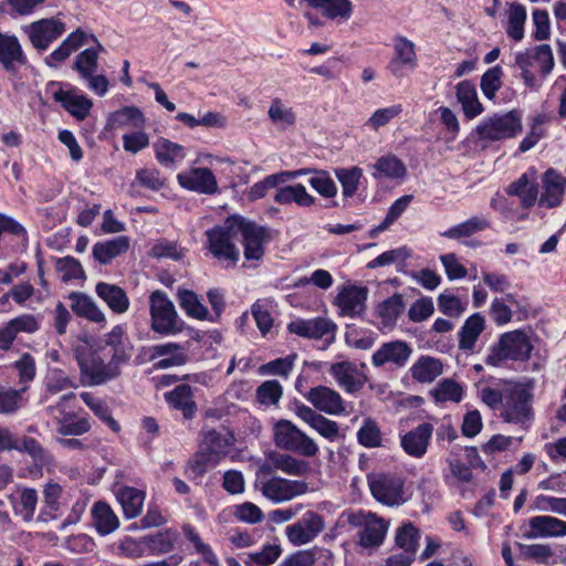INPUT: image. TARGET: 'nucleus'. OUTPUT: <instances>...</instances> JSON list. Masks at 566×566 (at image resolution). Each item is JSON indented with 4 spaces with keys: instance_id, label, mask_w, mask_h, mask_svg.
Wrapping results in <instances>:
<instances>
[{
    "instance_id": "1",
    "label": "nucleus",
    "mask_w": 566,
    "mask_h": 566,
    "mask_svg": "<svg viewBox=\"0 0 566 566\" xmlns=\"http://www.w3.org/2000/svg\"><path fill=\"white\" fill-rule=\"evenodd\" d=\"M531 382L504 381V401L500 417L506 423L526 428L534 417Z\"/></svg>"
},
{
    "instance_id": "2",
    "label": "nucleus",
    "mask_w": 566,
    "mask_h": 566,
    "mask_svg": "<svg viewBox=\"0 0 566 566\" xmlns=\"http://www.w3.org/2000/svg\"><path fill=\"white\" fill-rule=\"evenodd\" d=\"M533 348L531 335L526 331L506 332L500 336L497 343L490 347V353L484 361L492 367H499L507 359L524 361L531 357Z\"/></svg>"
},
{
    "instance_id": "3",
    "label": "nucleus",
    "mask_w": 566,
    "mask_h": 566,
    "mask_svg": "<svg viewBox=\"0 0 566 566\" xmlns=\"http://www.w3.org/2000/svg\"><path fill=\"white\" fill-rule=\"evenodd\" d=\"M238 229V216H231L222 224L206 232L209 250L219 261L235 265L240 260V250L235 245Z\"/></svg>"
},
{
    "instance_id": "4",
    "label": "nucleus",
    "mask_w": 566,
    "mask_h": 566,
    "mask_svg": "<svg viewBox=\"0 0 566 566\" xmlns=\"http://www.w3.org/2000/svg\"><path fill=\"white\" fill-rule=\"evenodd\" d=\"M238 235L244 249V259L259 263L264 256L265 245L273 239L271 229L242 216H238Z\"/></svg>"
},
{
    "instance_id": "5",
    "label": "nucleus",
    "mask_w": 566,
    "mask_h": 566,
    "mask_svg": "<svg viewBox=\"0 0 566 566\" xmlns=\"http://www.w3.org/2000/svg\"><path fill=\"white\" fill-rule=\"evenodd\" d=\"M521 132L522 116L515 109L489 116L475 127L478 137L490 142L513 138Z\"/></svg>"
},
{
    "instance_id": "6",
    "label": "nucleus",
    "mask_w": 566,
    "mask_h": 566,
    "mask_svg": "<svg viewBox=\"0 0 566 566\" xmlns=\"http://www.w3.org/2000/svg\"><path fill=\"white\" fill-rule=\"evenodd\" d=\"M151 329L161 335H175L181 331L178 313L174 303L161 290L149 296Z\"/></svg>"
},
{
    "instance_id": "7",
    "label": "nucleus",
    "mask_w": 566,
    "mask_h": 566,
    "mask_svg": "<svg viewBox=\"0 0 566 566\" xmlns=\"http://www.w3.org/2000/svg\"><path fill=\"white\" fill-rule=\"evenodd\" d=\"M75 398L74 392L65 394L54 406L48 408L56 423L57 433L63 437L81 436L91 430V423L86 417L80 416L74 411H66L65 409V403L75 400Z\"/></svg>"
},
{
    "instance_id": "8",
    "label": "nucleus",
    "mask_w": 566,
    "mask_h": 566,
    "mask_svg": "<svg viewBox=\"0 0 566 566\" xmlns=\"http://www.w3.org/2000/svg\"><path fill=\"white\" fill-rule=\"evenodd\" d=\"M367 479L370 493L377 502L387 506H398L405 503V482L398 475L371 473Z\"/></svg>"
},
{
    "instance_id": "9",
    "label": "nucleus",
    "mask_w": 566,
    "mask_h": 566,
    "mask_svg": "<svg viewBox=\"0 0 566 566\" xmlns=\"http://www.w3.org/2000/svg\"><path fill=\"white\" fill-rule=\"evenodd\" d=\"M348 523L360 527L358 533L359 545L364 548H377L385 539L389 524L375 513H355L349 515Z\"/></svg>"
},
{
    "instance_id": "10",
    "label": "nucleus",
    "mask_w": 566,
    "mask_h": 566,
    "mask_svg": "<svg viewBox=\"0 0 566 566\" xmlns=\"http://www.w3.org/2000/svg\"><path fill=\"white\" fill-rule=\"evenodd\" d=\"M260 492L274 504L290 502L308 492V484L303 480H290L272 476L260 482Z\"/></svg>"
},
{
    "instance_id": "11",
    "label": "nucleus",
    "mask_w": 566,
    "mask_h": 566,
    "mask_svg": "<svg viewBox=\"0 0 566 566\" xmlns=\"http://www.w3.org/2000/svg\"><path fill=\"white\" fill-rule=\"evenodd\" d=\"M82 382L87 386H98L119 376L120 370L108 366L97 352H88L77 357Z\"/></svg>"
},
{
    "instance_id": "12",
    "label": "nucleus",
    "mask_w": 566,
    "mask_h": 566,
    "mask_svg": "<svg viewBox=\"0 0 566 566\" xmlns=\"http://www.w3.org/2000/svg\"><path fill=\"white\" fill-rule=\"evenodd\" d=\"M325 528L324 516L307 510L295 523L285 528V535L293 545L301 546L313 542Z\"/></svg>"
},
{
    "instance_id": "13",
    "label": "nucleus",
    "mask_w": 566,
    "mask_h": 566,
    "mask_svg": "<svg viewBox=\"0 0 566 566\" xmlns=\"http://www.w3.org/2000/svg\"><path fill=\"white\" fill-rule=\"evenodd\" d=\"M275 471L291 476L306 478L311 474L312 467L306 460L296 458L291 453L271 451L266 453V460L260 467V472L272 474Z\"/></svg>"
},
{
    "instance_id": "14",
    "label": "nucleus",
    "mask_w": 566,
    "mask_h": 566,
    "mask_svg": "<svg viewBox=\"0 0 566 566\" xmlns=\"http://www.w3.org/2000/svg\"><path fill=\"white\" fill-rule=\"evenodd\" d=\"M418 66L416 45L402 35L394 39V55L387 65V70L396 78H402L413 72Z\"/></svg>"
},
{
    "instance_id": "15",
    "label": "nucleus",
    "mask_w": 566,
    "mask_h": 566,
    "mask_svg": "<svg viewBox=\"0 0 566 566\" xmlns=\"http://www.w3.org/2000/svg\"><path fill=\"white\" fill-rule=\"evenodd\" d=\"M368 293L369 291L366 286H358L355 284L343 286L334 301L339 315L350 318L363 317L367 308L366 302Z\"/></svg>"
},
{
    "instance_id": "16",
    "label": "nucleus",
    "mask_w": 566,
    "mask_h": 566,
    "mask_svg": "<svg viewBox=\"0 0 566 566\" xmlns=\"http://www.w3.org/2000/svg\"><path fill=\"white\" fill-rule=\"evenodd\" d=\"M32 45L44 51L49 45L60 38L65 31V24L59 19H40L24 28Z\"/></svg>"
},
{
    "instance_id": "17",
    "label": "nucleus",
    "mask_w": 566,
    "mask_h": 566,
    "mask_svg": "<svg viewBox=\"0 0 566 566\" xmlns=\"http://www.w3.org/2000/svg\"><path fill=\"white\" fill-rule=\"evenodd\" d=\"M306 400L318 410L329 416H340L346 413L345 401L340 394L327 386H316L311 388L305 395Z\"/></svg>"
},
{
    "instance_id": "18",
    "label": "nucleus",
    "mask_w": 566,
    "mask_h": 566,
    "mask_svg": "<svg viewBox=\"0 0 566 566\" xmlns=\"http://www.w3.org/2000/svg\"><path fill=\"white\" fill-rule=\"evenodd\" d=\"M27 61L19 39L15 35L0 32V65L2 69L15 76Z\"/></svg>"
},
{
    "instance_id": "19",
    "label": "nucleus",
    "mask_w": 566,
    "mask_h": 566,
    "mask_svg": "<svg viewBox=\"0 0 566 566\" xmlns=\"http://www.w3.org/2000/svg\"><path fill=\"white\" fill-rule=\"evenodd\" d=\"M433 434V426L422 422L400 437L402 450L412 458H422L430 444Z\"/></svg>"
},
{
    "instance_id": "20",
    "label": "nucleus",
    "mask_w": 566,
    "mask_h": 566,
    "mask_svg": "<svg viewBox=\"0 0 566 566\" xmlns=\"http://www.w3.org/2000/svg\"><path fill=\"white\" fill-rule=\"evenodd\" d=\"M412 354L410 345L403 340H391L382 344L371 357L375 367L391 364L397 368L403 367Z\"/></svg>"
},
{
    "instance_id": "21",
    "label": "nucleus",
    "mask_w": 566,
    "mask_h": 566,
    "mask_svg": "<svg viewBox=\"0 0 566 566\" xmlns=\"http://www.w3.org/2000/svg\"><path fill=\"white\" fill-rule=\"evenodd\" d=\"M149 359L156 360L154 364L156 369H167L185 365L188 356L182 345L168 342L151 346L149 348Z\"/></svg>"
},
{
    "instance_id": "22",
    "label": "nucleus",
    "mask_w": 566,
    "mask_h": 566,
    "mask_svg": "<svg viewBox=\"0 0 566 566\" xmlns=\"http://www.w3.org/2000/svg\"><path fill=\"white\" fill-rule=\"evenodd\" d=\"M329 374L337 385L347 394L359 391L365 382L366 376L352 361H338L331 365Z\"/></svg>"
},
{
    "instance_id": "23",
    "label": "nucleus",
    "mask_w": 566,
    "mask_h": 566,
    "mask_svg": "<svg viewBox=\"0 0 566 566\" xmlns=\"http://www.w3.org/2000/svg\"><path fill=\"white\" fill-rule=\"evenodd\" d=\"M295 413L325 439L333 442L339 438L340 433L338 423L317 412L313 408L300 405L296 407Z\"/></svg>"
},
{
    "instance_id": "24",
    "label": "nucleus",
    "mask_w": 566,
    "mask_h": 566,
    "mask_svg": "<svg viewBox=\"0 0 566 566\" xmlns=\"http://www.w3.org/2000/svg\"><path fill=\"white\" fill-rule=\"evenodd\" d=\"M526 538L566 536V522L549 515H536L528 520Z\"/></svg>"
},
{
    "instance_id": "25",
    "label": "nucleus",
    "mask_w": 566,
    "mask_h": 566,
    "mask_svg": "<svg viewBox=\"0 0 566 566\" xmlns=\"http://www.w3.org/2000/svg\"><path fill=\"white\" fill-rule=\"evenodd\" d=\"M287 329L301 337L321 339L328 334H333L336 325L324 317L313 319H296L287 325Z\"/></svg>"
},
{
    "instance_id": "26",
    "label": "nucleus",
    "mask_w": 566,
    "mask_h": 566,
    "mask_svg": "<svg viewBox=\"0 0 566 566\" xmlns=\"http://www.w3.org/2000/svg\"><path fill=\"white\" fill-rule=\"evenodd\" d=\"M544 191L539 197V205L547 208L558 207L566 190V177L554 169L543 175Z\"/></svg>"
},
{
    "instance_id": "27",
    "label": "nucleus",
    "mask_w": 566,
    "mask_h": 566,
    "mask_svg": "<svg viewBox=\"0 0 566 566\" xmlns=\"http://www.w3.org/2000/svg\"><path fill=\"white\" fill-rule=\"evenodd\" d=\"M179 184L200 193H214L218 189L216 177L209 168H196L178 175Z\"/></svg>"
},
{
    "instance_id": "28",
    "label": "nucleus",
    "mask_w": 566,
    "mask_h": 566,
    "mask_svg": "<svg viewBox=\"0 0 566 566\" xmlns=\"http://www.w3.org/2000/svg\"><path fill=\"white\" fill-rule=\"evenodd\" d=\"M53 99L61 103L62 106L78 120L85 119L93 106L88 97L62 88L53 94Z\"/></svg>"
},
{
    "instance_id": "29",
    "label": "nucleus",
    "mask_w": 566,
    "mask_h": 566,
    "mask_svg": "<svg viewBox=\"0 0 566 566\" xmlns=\"http://www.w3.org/2000/svg\"><path fill=\"white\" fill-rule=\"evenodd\" d=\"M442 373V361L428 355H421L410 367L411 377L421 384L433 382Z\"/></svg>"
},
{
    "instance_id": "30",
    "label": "nucleus",
    "mask_w": 566,
    "mask_h": 566,
    "mask_svg": "<svg viewBox=\"0 0 566 566\" xmlns=\"http://www.w3.org/2000/svg\"><path fill=\"white\" fill-rule=\"evenodd\" d=\"M166 400L174 409L180 410L186 419H192L197 406L193 400V391L190 385L182 384L165 394Z\"/></svg>"
},
{
    "instance_id": "31",
    "label": "nucleus",
    "mask_w": 566,
    "mask_h": 566,
    "mask_svg": "<svg viewBox=\"0 0 566 566\" xmlns=\"http://www.w3.org/2000/svg\"><path fill=\"white\" fill-rule=\"evenodd\" d=\"M485 328V319L480 313L468 317L459 331V348L467 353H473L475 344Z\"/></svg>"
},
{
    "instance_id": "32",
    "label": "nucleus",
    "mask_w": 566,
    "mask_h": 566,
    "mask_svg": "<svg viewBox=\"0 0 566 566\" xmlns=\"http://www.w3.org/2000/svg\"><path fill=\"white\" fill-rule=\"evenodd\" d=\"M87 38V34L82 30L70 33L67 38L44 60L49 67H56L59 63L69 59L72 52L81 48Z\"/></svg>"
},
{
    "instance_id": "33",
    "label": "nucleus",
    "mask_w": 566,
    "mask_h": 566,
    "mask_svg": "<svg viewBox=\"0 0 566 566\" xmlns=\"http://www.w3.org/2000/svg\"><path fill=\"white\" fill-rule=\"evenodd\" d=\"M95 291L114 313L123 314L128 310L129 298L122 287L115 284L99 282L96 284Z\"/></svg>"
},
{
    "instance_id": "34",
    "label": "nucleus",
    "mask_w": 566,
    "mask_h": 566,
    "mask_svg": "<svg viewBox=\"0 0 566 566\" xmlns=\"http://www.w3.org/2000/svg\"><path fill=\"white\" fill-rule=\"evenodd\" d=\"M129 248V240L120 235L107 241L96 242L93 245V256L101 264H108L113 259L125 253Z\"/></svg>"
},
{
    "instance_id": "35",
    "label": "nucleus",
    "mask_w": 566,
    "mask_h": 566,
    "mask_svg": "<svg viewBox=\"0 0 566 566\" xmlns=\"http://www.w3.org/2000/svg\"><path fill=\"white\" fill-rule=\"evenodd\" d=\"M93 524L101 535H108L119 526V520L112 507L105 502H96L92 507Z\"/></svg>"
},
{
    "instance_id": "36",
    "label": "nucleus",
    "mask_w": 566,
    "mask_h": 566,
    "mask_svg": "<svg viewBox=\"0 0 566 566\" xmlns=\"http://www.w3.org/2000/svg\"><path fill=\"white\" fill-rule=\"evenodd\" d=\"M116 497L120 503L124 516L127 520L135 518L142 513L145 492L136 488L123 486L117 491Z\"/></svg>"
},
{
    "instance_id": "37",
    "label": "nucleus",
    "mask_w": 566,
    "mask_h": 566,
    "mask_svg": "<svg viewBox=\"0 0 566 566\" xmlns=\"http://www.w3.org/2000/svg\"><path fill=\"white\" fill-rule=\"evenodd\" d=\"M233 443L234 437L232 433L226 430L218 431L212 429L203 433L200 446L203 447V450L211 452L221 460L229 452Z\"/></svg>"
},
{
    "instance_id": "38",
    "label": "nucleus",
    "mask_w": 566,
    "mask_h": 566,
    "mask_svg": "<svg viewBox=\"0 0 566 566\" xmlns=\"http://www.w3.org/2000/svg\"><path fill=\"white\" fill-rule=\"evenodd\" d=\"M70 300L72 301L71 308L76 315L94 323L105 321L104 313L98 308L92 297L86 294L73 292L70 295Z\"/></svg>"
},
{
    "instance_id": "39",
    "label": "nucleus",
    "mask_w": 566,
    "mask_h": 566,
    "mask_svg": "<svg viewBox=\"0 0 566 566\" xmlns=\"http://www.w3.org/2000/svg\"><path fill=\"white\" fill-rule=\"evenodd\" d=\"M457 98L461 103L463 113L468 118H474L483 112L475 86L469 81H462L457 85Z\"/></svg>"
},
{
    "instance_id": "40",
    "label": "nucleus",
    "mask_w": 566,
    "mask_h": 566,
    "mask_svg": "<svg viewBox=\"0 0 566 566\" xmlns=\"http://www.w3.org/2000/svg\"><path fill=\"white\" fill-rule=\"evenodd\" d=\"M220 459L211 452L203 450V447H199V450L188 461L186 468V474L190 480H197L201 478L208 470L217 467Z\"/></svg>"
},
{
    "instance_id": "41",
    "label": "nucleus",
    "mask_w": 566,
    "mask_h": 566,
    "mask_svg": "<svg viewBox=\"0 0 566 566\" xmlns=\"http://www.w3.org/2000/svg\"><path fill=\"white\" fill-rule=\"evenodd\" d=\"M274 201L280 205L295 202L301 207H310L314 205L315 198L306 191L302 184H297L279 188L274 195Z\"/></svg>"
},
{
    "instance_id": "42",
    "label": "nucleus",
    "mask_w": 566,
    "mask_h": 566,
    "mask_svg": "<svg viewBox=\"0 0 566 566\" xmlns=\"http://www.w3.org/2000/svg\"><path fill=\"white\" fill-rule=\"evenodd\" d=\"M373 168L375 169L373 177L376 179L382 177L399 179L403 178L407 172L405 164L398 157L390 154L378 158Z\"/></svg>"
},
{
    "instance_id": "43",
    "label": "nucleus",
    "mask_w": 566,
    "mask_h": 566,
    "mask_svg": "<svg viewBox=\"0 0 566 566\" xmlns=\"http://www.w3.org/2000/svg\"><path fill=\"white\" fill-rule=\"evenodd\" d=\"M490 227V221L484 217H472L457 226L451 227L450 229L441 232V237L460 240L463 238H469L472 234L483 231Z\"/></svg>"
},
{
    "instance_id": "44",
    "label": "nucleus",
    "mask_w": 566,
    "mask_h": 566,
    "mask_svg": "<svg viewBox=\"0 0 566 566\" xmlns=\"http://www.w3.org/2000/svg\"><path fill=\"white\" fill-rule=\"evenodd\" d=\"M154 151L158 163L166 167H171L176 161L184 159V148L181 145L167 138H158L154 145Z\"/></svg>"
},
{
    "instance_id": "45",
    "label": "nucleus",
    "mask_w": 566,
    "mask_h": 566,
    "mask_svg": "<svg viewBox=\"0 0 566 566\" xmlns=\"http://www.w3.org/2000/svg\"><path fill=\"white\" fill-rule=\"evenodd\" d=\"M507 193L517 196L524 208L533 207L537 200L538 186L528 179L527 174L522 175L516 181L510 185Z\"/></svg>"
},
{
    "instance_id": "46",
    "label": "nucleus",
    "mask_w": 566,
    "mask_h": 566,
    "mask_svg": "<svg viewBox=\"0 0 566 566\" xmlns=\"http://www.w3.org/2000/svg\"><path fill=\"white\" fill-rule=\"evenodd\" d=\"M405 311V302L401 294H394L384 300L377 308L384 326L391 327L396 325L399 316Z\"/></svg>"
},
{
    "instance_id": "47",
    "label": "nucleus",
    "mask_w": 566,
    "mask_h": 566,
    "mask_svg": "<svg viewBox=\"0 0 566 566\" xmlns=\"http://www.w3.org/2000/svg\"><path fill=\"white\" fill-rule=\"evenodd\" d=\"M109 123L114 127L130 126L140 129L145 126L146 118L138 107L125 106L111 114Z\"/></svg>"
},
{
    "instance_id": "48",
    "label": "nucleus",
    "mask_w": 566,
    "mask_h": 566,
    "mask_svg": "<svg viewBox=\"0 0 566 566\" xmlns=\"http://www.w3.org/2000/svg\"><path fill=\"white\" fill-rule=\"evenodd\" d=\"M430 395L438 403L460 402L463 398V387L455 380L446 378L430 390Z\"/></svg>"
},
{
    "instance_id": "49",
    "label": "nucleus",
    "mask_w": 566,
    "mask_h": 566,
    "mask_svg": "<svg viewBox=\"0 0 566 566\" xmlns=\"http://www.w3.org/2000/svg\"><path fill=\"white\" fill-rule=\"evenodd\" d=\"M177 296L180 307L188 316L196 319L208 318V308L199 301L195 292L190 290H178Z\"/></svg>"
},
{
    "instance_id": "50",
    "label": "nucleus",
    "mask_w": 566,
    "mask_h": 566,
    "mask_svg": "<svg viewBox=\"0 0 566 566\" xmlns=\"http://www.w3.org/2000/svg\"><path fill=\"white\" fill-rule=\"evenodd\" d=\"M526 17L527 13L524 6L517 2L510 4L506 33L514 41H521L524 36Z\"/></svg>"
},
{
    "instance_id": "51",
    "label": "nucleus",
    "mask_w": 566,
    "mask_h": 566,
    "mask_svg": "<svg viewBox=\"0 0 566 566\" xmlns=\"http://www.w3.org/2000/svg\"><path fill=\"white\" fill-rule=\"evenodd\" d=\"M335 176L342 186L343 196L345 198H352L358 189L363 177V169L357 166L338 168L335 170Z\"/></svg>"
},
{
    "instance_id": "52",
    "label": "nucleus",
    "mask_w": 566,
    "mask_h": 566,
    "mask_svg": "<svg viewBox=\"0 0 566 566\" xmlns=\"http://www.w3.org/2000/svg\"><path fill=\"white\" fill-rule=\"evenodd\" d=\"M357 440L365 448L380 447L382 436L377 421L370 417L366 418L357 432Z\"/></svg>"
},
{
    "instance_id": "53",
    "label": "nucleus",
    "mask_w": 566,
    "mask_h": 566,
    "mask_svg": "<svg viewBox=\"0 0 566 566\" xmlns=\"http://www.w3.org/2000/svg\"><path fill=\"white\" fill-rule=\"evenodd\" d=\"M300 430L292 421L281 419L274 426L273 439L275 446L287 451Z\"/></svg>"
},
{
    "instance_id": "54",
    "label": "nucleus",
    "mask_w": 566,
    "mask_h": 566,
    "mask_svg": "<svg viewBox=\"0 0 566 566\" xmlns=\"http://www.w3.org/2000/svg\"><path fill=\"white\" fill-rule=\"evenodd\" d=\"M268 115L275 125H280L283 128L293 126L296 122V115L293 109L285 106L280 98L272 101Z\"/></svg>"
},
{
    "instance_id": "55",
    "label": "nucleus",
    "mask_w": 566,
    "mask_h": 566,
    "mask_svg": "<svg viewBox=\"0 0 566 566\" xmlns=\"http://www.w3.org/2000/svg\"><path fill=\"white\" fill-rule=\"evenodd\" d=\"M411 255L410 249L407 247H400L397 249H392L379 254L374 260L367 263V269H376L380 266L390 265L392 263H405L407 259Z\"/></svg>"
},
{
    "instance_id": "56",
    "label": "nucleus",
    "mask_w": 566,
    "mask_h": 566,
    "mask_svg": "<svg viewBox=\"0 0 566 566\" xmlns=\"http://www.w3.org/2000/svg\"><path fill=\"white\" fill-rule=\"evenodd\" d=\"M532 509L539 512H551L566 517V497L537 495L532 502Z\"/></svg>"
},
{
    "instance_id": "57",
    "label": "nucleus",
    "mask_w": 566,
    "mask_h": 566,
    "mask_svg": "<svg viewBox=\"0 0 566 566\" xmlns=\"http://www.w3.org/2000/svg\"><path fill=\"white\" fill-rule=\"evenodd\" d=\"M283 395V388L277 380L263 381L256 389V400L264 406L277 405Z\"/></svg>"
},
{
    "instance_id": "58",
    "label": "nucleus",
    "mask_w": 566,
    "mask_h": 566,
    "mask_svg": "<svg viewBox=\"0 0 566 566\" xmlns=\"http://www.w3.org/2000/svg\"><path fill=\"white\" fill-rule=\"evenodd\" d=\"M98 66L97 50L85 49L74 60L73 69L82 78L95 73Z\"/></svg>"
},
{
    "instance_id": "59",
    "label": "nucleus",
    "mask_w": 566,
    "mask_h": 566,
    "mask_svg": "<svg viewBox=\"0 0 566 566\" xmlns=\"http://www.w3.org/2000/svg\"><path fill=\"white\" fill-rule=\"evenodd\" d=\"M308 182L324 198H334L337 193L335 181L325 170H314V176Z\"/></svg>"
},
{
    "instance_id": "60",
    "label": "nucleus",
    "mask_w": 566,
    "mask_h": 566,
    "mask_svg": "<svg viewBox=\"0 0 566 566\" xmlns=\"http://www.w3.org/2000/svg\"><path fill=\"white\" fill-rule=\"evenodd\" d=\"M287 451L304 458H314L317 455L319 448L313 438L300 430Z\"/></svg>"
},
{
    "instance_id": "61",
    "label": "nucleus",
    "mask_w": 566,
    "mask_h": 566,
    "mask_svg": "<svg viewBox=\"0 0 566 566\" xmlns=\"http://www.w3.org/2000/svg\"><path fill=\"white\" fill-rule=\"evenodd\" d=\"M36 503V491L34 489H24L20 494L19 503L14 506L15 513L20 515L23 521L30 522L33 518Z\"/></svg>"
},
{
    "instance_id": "62",
    "label": "nucleus",
    "mask_w": 566,
    "mask_h": 566,
    "mask_svg": "<svg viewBox=\"0 0 566 566\" xmlns=\"http://www.w3.org/2000/svg\"><path fill=\"white\" fill-rule=\"evenodd\" d=\"M419 537V531L411 523H408L397 531L396 544L403 551L416 554Z\"/></svg>"
},
{
    "instance_id": "63",
    "label": "nucleus",
    "mask_w": 566,
    "mask_h": 566,
    "mask_svg": "<svg viewBox=\"0 0 566 566\" xmlns=\"http://www.w3.org/2000/svg\"><path fill=\"white\" fill-rule=\"evenodd\" d=\"M55 269L57 272L62 273V281L64 282L84 277V270L80 261L73 256L57 259Z\"/></svg>"
},
{
    "instance_id": "64",
    "label": "nucleus",
    "mask_w": 566,
    "mask_h": 566,
    "mask_svg": "<svg viewBox=\"0 0 566 566\" xmlns=\"http://www.w3.org/2000/svg\"><path fill=\"white\" fill-rule=\"evenodd\" d=\"M502 69L500 66H494L492 69H489L481 77V91L483 95L492 99L496 92L501 88L502 82Z\"/></svg>"
}]
</instances>
